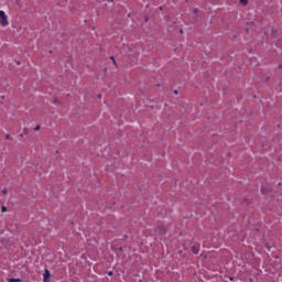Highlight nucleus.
Wrapping results in <instances>:
<instances>
[{"mask_svg":"<svg viewBox=\"0 0 282 282\" xmlns=\"http://www.w3.org/2000/svg\"><path fill=\"white\" fill-rule=\"evenodd\" d=\"M156 232H159V235H166V227L164 226H159L156 228Z\"/></svg>","mask_w":282,"mask_h":282,"instance_id":"nucleus-3","label":"nucleus"},{"mask_svg":"<svg viewBox=\"0 0 282 282\" xmlns=\"http://www.w3.org/2000/svg\"><path fill=\"white\" fill-rule=\"evenodd\" d=\"M192 252H194V254H199V247L193 246L192 247Z\"/></svg>","mask_w":282,"mask_h":282,"instance_id":"nucleus-4","label":"nucleus"},{"mask_svg":"<svg viewBox=\"0 0 282 282\" xmlns=\"http://www.w3.org/2000/svg\"><path fill=\"white\" fill-rule=\"evenodd\" d=\"M6 140H11L10 134H6Z\"/></svg>","mask_w":282,"mask_h":282,"instance_id":"nucleus-10","label":"nucleus"},{"mask_svg":"<svg viewBox=\"0 0 282 282\" xmlns=\"http://www.w3.org/2000/svg\"><path fill=\"white\" fill-rule=\"evenodd\" d=\"M20 138H23V134H20Z\"/></svg>","mask_w":282,"mask_h":282,"instance_id":"nucleus-13","label":"nucleus"},{"mask_svg":"<svg viewBox=\"0 0 282 282\" xmlns=\"http://www.w3.org/2000/svg\"><path fill=\"white\" fill-rule=\"evenodd\" d=\"M8 23V15H6V12L0 11V24H2L3 28H6Z\"/></svg>","mask_w":282,"mask_h":282,"instance_id":"nucleus-1","label":"nucleus"},{"mask_svg":"<svg viewBox=\"0 0 282 282\" xmlns=\"http://www.w3.org/2000/svg\"><path fill=\"white\" fill-rule=\"evenodd\" d=\"M110 58H111L112 63L116 65V58H113V57H110Z\"/></svg>","mask_w":282,"mask_h":282,"instance_id":"nucleus-11","label":"nucleus"},{"mask_svg":"<svg viewBox=\"0 0 282 282\" xmlns=\"http://www.w3.org/2000/svg\"><path fill=\"white\" fill-rule=\"evenodd\" d=\"M241 6H248V0H240Z\"/></svg>","mask_w":282,"mask_h":282,"instance_id":"nucleus-6","label":"nucleus"},{"mask_svg":"<svg viewBox=\"0 0 282 282\" xmlns=\"http://www.w3.org/2000/svg\"><path fill=\"white\" fill-rule=\"evenodd\" d=\"M174 94H177V90H175Z\"/></svg>","mask_w":282,"mask_h":282,"instance_id":"nucleus-14","label":"nucleus"},{"mask_svg":"<svg viewBox=\"0 0 282 282\" xmlns=\"http://www.w3.org/2000/svg\"><path fill=\"white\" fill-rule=\"evenodd\" d=\"M39 129H41V126H36V127L34 128V131H39Z\"/></svg>","mask_w":282,"mask_h":282,"instance_id":"nucleus-9","label":"nucleus"},{"mask_svg":"<svg viewBox=\"0 0 282 282\" xmlns=\"http://www.w3.org/2000/svg\"><path fill=\"white\" fill-rule=\"evenodd\" d=\"M51 276H52V274L50 273V270L45 269V271L43 273V281L44 282H50Z\"/></svg>","mask_w":282,"mask_h":282,"instance_id":"nucleus-2","label":"nucleus"},{"mask_svg":"<svg viewBox=\"0 0 282 282\" xmlns=\"http://www.w3.org/2000/svg\"><path fill=\"white\" fill-rule=\"evenodd\" d=\"M2 194H3V195H8V189L4 188V189L2 191Z\"/></svg>","mask_w":282,"mask_h":282,"instance_id":"nucleus-8","label":"nucleus"},{"mask_svg":"<svg viewBox=\"0 0 282 282\" xmlns=\"http://www.w3.org/2000/svg\"><path fill=\"white\" fill-rule=\"evenodd\" d=\"M7 208L6 207H2V213H7Z\"/></svg>","mask_w":282,"mask_h":282,"instance_id":"nucleus-12","label":"nucleus"},{"mask_svg":"<svg viewBox=\"0 0 282 282\" xmlns=\"http://www.w3.org/2000/svg\"><path fill=\"white\" fill-rule=\"evenodd\" d=\"M23 133H24L25 135H28V133H30V130H29L28 128H24V129H23Z\"/></svg>","mask_w":282,"mask_h":282,"instance_id":"nucleus-7","label":"nucleus"},{"mask_svg":"<svg viewBox=\"0 0 282 282\" xmlns=\"http://www.w3.org/2000/svg\"><path fill=\"white\" fill-rule=\"evenodd\" d=\"M7 281L8 282H21V279H19V278H8Z\"/></svg>","mask_w":282,"mask_h":282,"instance_id":"nucleus-5","label":"nucleus"}]
</instances>
